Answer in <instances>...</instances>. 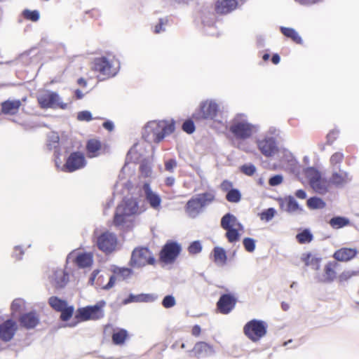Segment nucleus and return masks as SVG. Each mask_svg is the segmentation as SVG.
I'll use <instances>...</instances> for the list:
<instances>
[{"label":"nucleus","mask_w":359,"mask_h":359,"mask_svg":"<svg viewBox=\"0 0 359 359\" xmlns=\"http://www.w3.org/2000/svg\"><path fill=\"white\" fill-rule=\"evenodd\" d=\"M21 105L20 100H7L1 103V111L5 115H15Z\"/></svg>","instance_id":"obj_26"},{"label":"nucleus","mask_w":359,"mask_h":359,"mask_svg":"<svg viewBox=\"0 0 359 359\" xmlns=\"http://www.w3.org/2000/svg\"><path fill=\"white\" fill-rule=\"evenodd\" d=\"M279 205L280 208L290 213L294 212L303 213L304 212L302 207L299 205L297 200L292 196H287L279 200Z\"/></svg>","instance_id":"obj_23"},{"label":"nucleus","mask_w":359,"mask_h":359,"mask_svg":"<svg viewBox=\"0 0 359 359\" xmlns=\"http://www.w3.org/2000/svg\"><path fill=\"white\" fill-rule=\"evenodd\" d=\"M143 191L144 192L145 198L150 206L155 210L158 209L161 203V198L160 196L151 190V187L148 183L144 184Z\"/></svg>","instance_id":"obj_25"},{"label":"nucleus","mask_w":359,"mask_h":359,"mask_svg":"<svg viewBox=\"0 0 359 359\" xmlns=\"http://www.w3.org/2000/svg\"><path fill=\"white\" fill-rule=\"evenodd\" d=\"M214 262L215 263H221L225 264L227 261V256L225 250L219 246H216L212 250Z\"/></svg>","instance_id":"obj_41"},{"label":"nucleus","mask_w":359,"mask_h":359,"mask_svg":"<svg viewBox=\"0 0 359 359\" xmlns=\"http://www.w3.org/2000/svg\"><path fill=\"white\" fill-rule=\"evenodd\" d=\"M140 171L141 175L144 177H149L151 175L152 169L151 164L148 160L144 159L140 165Z\"/></svg>","instance_id":"obj_48"},{"label":"nucleus","mask_w":359,"mask_h":359,"mask_svg":"<svg viewBox=\"0 0 359 359\" xmlns=\"http://www.w3.org/2000/svg\"><path fill=\"white\" fill-rule=\"evenodd\" d=\"M86 165V160L84 155L80 151H74L67 158L63 165L65 172H73L83 168Z\"/></svg>","instance_id":"obj_14"},{"label":"nucleus","mask_w":359,"mask_h":359,"mask_svg":"<svg viewBox=\"0 0 359 359\" xmlns=\"http://www.w3.org/2000/svg\"><path fill=\"white\" fill-rule=\"evenodd\" d=\"M114 273L118 276H121L123 279H126L130 277L133 273V271L130 268L123 267L117 268L116 270H114Z\"/></svg>","instance_id":"obj_59"},{"label":"nucleus","mask_w":359,"mask_h":359,"mask_svg":"<svg viewBox=\"0 0 359 359\" xmlns=\"http://www.w3.org/2000/svg\"><path fill=\"white\" fill-rule=\"evenodd\" d=\"M337 264L335 262H327L324 268V271H325L324 278L318 277V281L322 282V283L333 282L337 276V273L334 270L335 267L337 266Z\"/></svg>","instance_id":"obj_29"},{"label":"nucleus","mask_w":359,"mask_h":359,"mask_svg":"<svg viewBox=\"0 0 359 359\" xmlns=\"http://www.w3.org/2000/svg\"><path fill=\"white\" fill-rule=\"evenodd\" d=\"M37 101L41 109H66L67 104L63 102L57 92L46 90L37 95Z\"/></svg>","instance_id":"obj_9"},{"label":"nucleus","mask_w":359,"mask_h":359,"mask_svg":"<svg viewBox=\"0 0 359 359\" xmlns=\"http://www.w3.org/2000/svg\"><path fill=\"white\" fill-rule=\"evenodd\" d=\"M237 6V0H218L215 10L217 14H228L235 10Z\"/></svg>","instance_id":"obj_27"},{"label":"nucleus","mask_w":359,"mask_h":359,"mask_svg":"<svg viewBox=\"0 0 359 359\" xmlns=\"http://www.w3.org/2000/svg\"><path fill=\"white\" fill-rule=\"evenodd\" d=\"M356 272L353 271H345L339 276V280L340 283L347 281L352 276L356 275Z\"/></svg>","instance_id":"obj_63"},{"label":"nucleus","mask_w":359,"mask_h":359,"mask_svg":"<svg viewBox=\"0 0 359 359\" xmlns=\"http://www.w3.org/2000/svg\"><path fill=\"white\" fill-rule=\"evenodd\" d=\"M168 23L169 19L168 17L159 18L158 22L154 26L153 32L155 34H160L165 32L166 27Z\"/></svg>","instance_id":"obj_46"},{"label":"nucleus","mask_w":359,"mask_h":359,"mask_svg":"<svg viewBox=\"0 0 359 359\" xmlns=\"http://www.w3.org/2000/svg\"><path fill=\"white\" fill-rule=\"evenodd\" d=\"M24 255V251L20 245H16L14 248V251L13 252V257L15 258L17 260H20L22 258Z\"/></svg>","instance_id":"obj_64"},{"label":"nucleus","mask_w":359,"mask_h":359,"mask_svg":"<svg viewBox=\"0 0 359 359\" xmlns=\"http://www.w3.org/2000/svg\"><path fill=\"white\" fill-rule=\"evenodd\" d=\"M350 219L344 216H334L328 222V224L334 229H339L347 226L350 224Z\"/></svg>","instance_id":"obj_34"},{"label":"nucleus","mask_w":359,"mask_h":359,"mask_svg":"<svg viewBox=\"0 0 359 359\" xmlns=\"http://www.w3.org/2000/svg\"><path fill=\"white\" fill-rule=\"evenodd\" d=\"M139 199L135 197H125L117 206L114 217V224L118 228H123L128 217L144 211V208L139 205Z\"/></svg>","instance_id":"obj_2"},{"label":"nucleus","mask_w":359,"mask_h":359,"mask_svg":"<svg viewBox=\"0 0 359 359\" xmlns=\"http://www.w3.org/2000/svg\"><path fill=\"white\" fill-rule=\"evenodd\" d=\"M130 338H103L101 341V346L102 348H111L114 346H121L124 345L128 339Z\"/></svg>","instance_id":"obj_38"},{"label":"nucleus","mask_w":359,"mask_h":359,"mask_svg":"<svg viewBox=\"0 0 359 359\" xmlns=\"http://www.w3.org/2000/svg\"><path fill=\"white\" fill-rule=\"evenodd\" d=\"M201 20L206 34L210 36H218L219 34L218 27L216 25L219 23V21L216 19L215 14L213 12H208L203 14Z\"/></svg>","instance_id":"obj_20"},{"label":"nucleus","mask_w":359,"mask_h":359,"mask_svg":"<svg viewBox=\"0 0 359 359\" xmlns=\"http://www.w3.org/2000/svg\"><path fill=\"white\" fill-rule=\"evenodd\" d=\"M313 238V236L309 229H304L296 235V239L301 244L309 243Z\"/></svg>","instance_id":"obj_43"},{"label":"nucleus","mask_w":359,"mask_h":359,"mask_svg":"<svg viewBox=\"0 0 359 359\" xmlns=\"http://www.w3.org/2000/svg\"><path fill=\"white\" fill-rule=\"evenodd\" d=\"M225 237L230 243H235L240 240L241 234L235 227L226 229Z\"/></svg>","instance_id":"obj_44"},{"label":"nucleus","mask_w":359,"mask_h":359,"mask_svg":"<svg viewBox=\"0 0 359 359\" xmlns=\"http://www.w3.org/2000/svg\"><path fill=\"white\" fill-rule=\"evenodd\" d=\"M18 322L21 328L30 330L40 324V318L36 311H30L20 314L18 317Z\"/></svg>","instance_id":"obj_16"},{"label":"nucleus","mask_w":359,"mask_h":359,"mask_svg":"<svg viewBox=\"0 0 359 359\" xmlns=\"http://www.w3.org/2000/svg\"><path fill=\"white\" fill-rule=\"evenodd\" d=\"M280 32L287 38L290 39L297 44H302L303 40L298 32L292 27H280Z\"/></svg>","instance_id":"obj_33"},{"label":"nucleus","mask_w":359,"mask_h":359,"mask_svg":"<svg viewBox=\"0 0 359 359\" xmlns=\"http://www.w3.org/2000/svg\"><path fill=\"white\" fill-rule=\"evenodd\" d=\"M353 180V176L347 171L339 167L338 169H332V175L329 178L330 184L337 188H342L349 184Z\"/></svg>","instance_id":"obj_18"},{"label":"nucleus","mask_w":359,"mask_h":359,"mask_svg":"<svg viewBox=\"0 0 359 359\" xmlns=\"http://www.w3.org/2000/svg\"><path fill=\"white\" fill-rule=\"evenodd\" d=\"M245 250L248 252H253L256 248V241L254 238L246 237L243 240Z\"/></svg>","instance_id":"obj_54"},{"label":"nucleus","mask_w":359,"mask_h":359,"mask_svg":"<svg viewBox=\"0 0 359 359\" xmlns=\"http://www.w3.org/2000/svg\"><path fill=\"white\" fill-rule=\"evenodd\" d=\"M193 118H188L184 121L182 126V129L184 132L187 133V134H192L196 130L195 124L193 121Z\"/></svg>","instance_id":"obj_53"},{"label":"nucleus","mask_w":359,"mask_h":359,"mask_svg":"<svg viewBox=\"0 0 359 359\" xmlns=\"http://www.w3.org/2000/svg\"><path fill=\"white\" fill-rule=\"evenodd\" d=\"M237 302L238 298L233 293L222 294L216 304L217 310L223 315H227L235 309Z\"/></svg>","instance_id":"obj_13"},{"label":"nucleus","mask_w":359,"mask_h":359,"mask_svg":"<svg viewBox=\"0 0 359 359\" xmlns=\"http://www.w3.org/2000/svg\"><path fill=\"white\" fill-rule=\"evenodd\" d=\"M240 170L243 174L252 176L255 173L257 169L252 163H246L241 165Z\"/></svg>","instance_id":"obj_57"},{"label":"nucleus","mask_w":359,"mask_h":359,"mask_svg":"<svg viewBox=\"0 0 359 359\" xmlns=\"http://www.w3.org/2000/svg\"><path fill=\"white\" fill-rule=\"evenodd\" d=\"M303 173L309 180V184L321 175L320 172L314 167H307L304 168Z\"/></svg>","instance_id":"obj_45"},{"label":"nucleus","mask_w":359,"mask_h":359,"mask_svg":"<svg viewBox=\"0 0 359 359\" xmlns=\"http://www.w3.org/2000/svg\"><path fill=\"white\" fill-rule=\"evenodd\" d=\"M156 259L152 252L147 247L139 246L133 249L129 265L133 268H142L146 265H154Z\"/></svg>","instance_id":"obj_8"},{"label":"nucleus","mask_w":359,"mask_h":359,"mask_svg":"<svg viewBox=\"0 0 359 359\" xmlns=\"http://www.w3.org/2000/svg\"><path fill=\"white\" fill-rule=\"evenodd\" d=\"M236 217L231 212H227L221 218L220 226L224 229H228L235 226Z\"/></svg>","instance_id":"obj_39"},{"label":"nucleus","mask_w":359,"mask_h":359,"mask_svg":"<svg viewBox=\"0 0 359 359\" xmlns=\"http://www.w3.org/2000/svg\"><path fill=\"white\" fill-rule=\"evenodd\" d=\"M177 166V162L175 158H170L165 162V170L172 172Z\"/></svg>","instance_id":"obj_62"},{"label":"nucleus","mask_w":359,"mask_h":359,"mask_svg":"<svg viewBox=\"0 0 359 359\" xmlns=\"http://www.w3.org/2000/svg\"><path fill=\"white\" fill-rule=\"evenodd\" d=\"M48 279L55 289L60 290L63 289L69 282V274L62 269H53Z\"/></svg>","instance_id":"obj_19"},{"label":"nucleus","mask_w":359,"mask_h":359,"mask_svg":"<svg viewBox=\"0 0 359 359\" xmlns=\"http://www.w3.org/2000/svg\"><path fill=\"white\" fill-rule=\"evenodd\" d=\"M104 334L105 337H128L126 329L114 327L111 325H107L104 327Z\"/></svg>","instance_id":"obj_36"},{"label":"nucleus","mask_w":359,"mask_h":359,"mask_svg":"<svg viewBox=\"0 0 359 359\" xmlns=\"http://www.w3.org/2000/svg\"><path fill=\"white\" fill-rule=\"evenodd\" d=\"M276 213V210L273 208H269L262 211L260 214V218L262 220L269 222L273 219Z\"/></svg>","instance_id":"obj_58"},{"label":"nucleus","mask_w":359,"mask_h":359,"mask_svg":"<svg viewBox=\"0 0 359 359\" xmlns=\"http://www.w3.org/2000/svg\"><path fill=\"white\" fill-rule=\"evenodd\" d=\"M101 149V143L99 140L91 139L87 142L86 151L89 158L97 156L98 151Z\"/></svg>","instance_id":"obj_37"},{"label":"nucleus","mask_w":359,"mask_h":359,"mask_svg":"<svg viewBox=\"0 0 359 359\" xmlns=\"http://www.w3.org/2000/svg\"><path fill=\"white\" fill-rule=\"evenodd\" d=\"M76 118L79 121H86V122H89V121H92L93 119H102V118H99V117L93 118L91 112L88 110H83V111H79L77 113Z\"/></svg>","instance_id":"obj_52"},{"label":"nucleus","mask_w":359,"mask_h":359,"mask_svg":"<svg viewBox=\"0 0 359 359\" xmlns=\"http://www.w3.org/2000/svg\"><path fill=\"white\" fill-rule=\"evenodd\" d=\"M222 111L220 103L215 99H206L200 102L198 107L192 114V118L196 121H212L222 123Z\"/></svg>","instance_id":"obj_3"},{"label":"nucleus","mask_w":359,"mask_h":359,"mask_svg":"<svg viewBox=\"0 0 359 359\" xmlns=\"http://www.w3.org/2000/svg\"><path fill=\"white\" fill-rule=\"evenodd\" d=\"M225 198L230 203H237L241 200V193L238 189L233 188L228 191Z\"/></svg>","instance_id":"obj_47"},{"label":"nucleus","mask_w":359,"mask_h":359,"mask_svg":"<svg viewBox=\"0 0 359 359\" xmlns=\"http://www.w3.org/2000/svg\"><path fill=\"white\" fill-rule=\"evenodd\" d=\"M256 144L259 151L265 157L273 156L278 149L276 140L268 135L262 139H257Z\"/></svg>","instance_id":"obj_15"},{"label":"nucleus","mask_w":359,"mask_h":359,"mask_svg":"<svg viewBox=\"0 0 359 359\" xmlns=\"http://www.w3.org/2000/svg\"><path fill=\"white\" fill-rule=\"evenodd\" d=\"M92 69L97 73V79L103 81L115 77L120 70V62L114 57L105 56L95 57L92 62Z\"/></svg>","instance_id":"obj_4"},{"label":"nucleus","mask_w":359,"mask_h":359,"mask_svg":"<svg viewBox=\"0 0 359 359\" xmlns=\"http://www.w3.org/2000/svg\"><path fill=\"white\" fill-rule=\"evenodd\" d=\"M175 128L174 121L170 123L165 120L151 121L144 126L142 137L148 142L159 143L167 135L172 133Z\"/></svg>","instance_id":"obj_1"},{"label":"nucleus","mask_w":359,"mask_h":359,"mask_svg":"<svg viewBox=\"0 0 359 359\" xmlns=\"http://www.w3.org/2000/svg\"><path fill=\"white\" fill-rule=\"evenodd\" d=\"M260 127L257 124H252L248 120L245 114H237L233 118L229 127V131L238 140H245L253 134L257 133Z\"/></svg>","instance_id":"obj_5"},{"label":"nucleus","mask_w":359,"mask_h":359,"mask_svg":"<svg viewBox=\"0 0 359 359\" xmlns=\"http://www.w3.org/2000/svg\"><path fill=\"white\" fill-rule=\"evenodd\" d=\"M215 200L213 191H205L193 196L186 203L184 210L187 215L195 219L205 212V208Z\"/></svg>","instance_id":"obj_6"},{"label":"nucleus","mask_w":359,"mask_h":359,"mask_svg":"<svg viewBox=\"0 0 359 359\" xmlns=\"http://www.w3.org/2000/svg\"><path fill=\"white\" fill-rule=\"evenodd\" d=\"M22 15L26 20L32 22H36L40 18V13L37 10L25 9L22 11Z\"/></svg>","instance_id":"obj_49"},{"label":"nucleus","mask_w":359,"mask_h":359,"mask_svg":"<svg viewBox=\"0 0 359 359\" xmlns=\"http://www.w3.org/2000/svg\"><path fill=\"white\" fill-rule=\"evenodd\" d=\"M357 250L354 248H342L335 251L333 257L339 262H348L357 255Z\"/></svg>","instance_id":"obj_28"},{"label":"nucleus","mask_w":359,"mask_h":359,"mask_svg":"<svg viewBox=\"0 0 359 359\" xmlns=\"http://www.w3.org/2000/svg\"><path fill=\"white\" fill-rule=\"evenodd\" d=\"M48 302L50 306L57 312L62 311L68 304L66 300L60 299L57 296L49 297Z\"/></svg>","instance_id":"obj_40"},{"label":"nucleus","mask_w":359,"mask_h":359,"mask_svg":"<svg viewBox=\"0 0 359 359\" xmlns=\"http://www.w3.org/2000/svg\"><path fill=\"white\" fill-rule=\"evenodd\" d=\"M306 205L311 210H319L325 208L326 203L318 196H312L307 200Z\"/></svg>","instance_id":"obj_42"},{"label":"nucleus","mask_w":359,"mask_h":359,"mask_svg":"<svg viewBox=\"0 0 359 359\" xmlns=\"http://www.w3.org/2000/svg\"><path fill=\"white\" fill-rule=\"evenodd\" d=\"M309 184L315 192L323 195L328 192L330 183L329 180L327 182L325 180H323L320 175Z\"/></svg>","instance_id":"obj_31"},{"label":"nucleus","mask_w":359,"mask_h":359,"mask_svg":"<svg viewBox=\"0 0 359 359\" xmlns=\"http://www.w3.org/2000/svg\"><path fill=\"white\" fill-rule=\"evenodd\" d=\"M268 324L258 319L248 321L243 327V333L246 337H264L267 332Z\"/></svg>","instance_id":"obj_12"},{"label":"nucleus","mask_w":359,"mask_h":359,"mask_svg":"<svg viewBox=\"0 0 359 359\" xmlns=\"http://www.w3.org/2000/svg\"><path fill=\"white\" fill-rule=\"evenodd\" d=\"M18 330V323L8 318L0 324V337H14Z\"/></svg>","instance_id":"obj_24"},{"label":"nucleus","mask_w":359,"mask_h":359,"mask_svg":"<svg viewBox=\"0 0 359 359\" xmlns=\"http://www.w3.org/2000/svg\"><path fill=\"white\" fill-rule=\"evenodd\" d=\"M67 262H73L79 268L84 269L93 264V257L90 252H80L73 250L67 255Z\"/></svg>","instance_id":"obj_17"},{"label":"nucleus","mask_w":359,"mask_h":359,"mask_svg":"<svg viewBox=\"0 0 359 359\" xmlns=\"http://www.w3.org/2000/svg\"><path fill=\"white\" fill-rule=\"evenodd\" d=\"M106 302L104 300H101L95 305L86 306L78 309L74 315V319H76V321L73 324V326H75L79 322L88 320H98L103 318L104 315L103 308Z\"/></svg>","instance_id":"obj_7"},{"label":"nucleus","mask_w":359,"mask_h":359,"mask_svg":"<svg viewBox=\"0 0 359 359\" xmlns=\"http://www.w3.org/2000/svg\"><path fill=\"white\" fill-rule=\"evenodd\" d=\"M188 251L191 255H196L202 251V245L199 241H194L191 242L189 247Z\"/></svg>","instance_id":"obj_55"},{"label":"nucleus","mask_w":359,"mask_h":359,"mask_svg":"<svg viewBox=\"0 0 359 359\" xmlns=\"http://www.w3.org/2000/svg\"><path fill=\"white\" fill-rule=\"evenodd\" d=\"M182 251V246L177 241H168L159 252V259L166 264L175 262Z\"/></svg>","instance_id":"obj_10"},{"label":"nucleus","mask_w":359,"mask_h":359,"mask_svg":"<svg viewBox=\"0 0 359 359\" xmlns=\"http://www.w3.org/2000/svg\"><path fill=\"white\" fill-rule=\"evenodd\" d=\"M95 243L100 250L108 255L115 251L118 239L115 233L106 231L97 237Z\"/></svg>","instance_id":"obj_11"},{"label":"nucleus","mask_w":359,"mask_h":359,"mask_svg":"<svg viewBox=\"0 0 359 359\" xmlns=\"http://www.w3.org/2000/svg\"><path fill=\"white\" fill-rule=\"evenodd\" d=\"M60 312V318L62 321H67L72 317L74 312V307L73 306H69L68 304H67V306H65V308Z\"/></svg>","instance_id":"obj_50"},{"label":"nucleus","mask_w":359,"mask_h":359,"mask_svg":"<svg viewBox=\"0 0 359 359\" xmlns=\"http://www.w3.org/2000/svg\"><path fill=\"white\" fill-rule=\"evenodd\" d=\"M158 299L156 293H140L135 294L130 293L128 296L122 301L123 305L131 303H152Z\"/></svg>","instance_id":"obj_21"},{"label":"nucleus","mask_w":359,"mask_h":359,"mask_svg":"<svg viewBox=\"0 0 359 359\" xmlns=\"http://www.w3.org/2000/svg\"><path fill=\"white\" fill-rule=\"evenodd\" d=\"M6 345L2 348H8L15 352L22 350L32 344L30 338H0Z\"/></svg>","instance_id":"obj_22"},{"label":"nucleus","mask_w":359,"mask_h":359,"mask_svg":"<svg viewBox=\"0 0 359 359\" xmlns=\"http://www.w3.org/2000/svg\"><path fill=\"white\" fill-rule=\"evenodd\" d=\"M344 158V154L340 152H336L332 155L330 158V163L332 166V169H338L339 167L341 168V163L342 162Z\"/></svg>","instance_id":"obj_51"},{"label":"nucleus","mask_w":359,"mask_h":359,"mask_svg":"<svg viewBox=\"0 0 359 359\" xmlns=\"http://www.w3.org/2000/svg\"><path fill=\"white\" fill-rule=\"evenodd\" d=\"M339 134V130L338 129L335 128L330 130L326 137L327 144L330 145L332 144L334 142V140L338 137Z\"/></svg>","instance_id":"obj_61"},{"label":"nucleus","mask_w":359,"mask_h":359,"mask_svg":"<svg viewBox=\"0 0 359 359\" xmlns=\"http://www.w3.org/2000/svg\"><path fill=\"white\" fill-rule=\"evenodd\" d=\"M283 182V176L281 174L272 175L269 179V184L271 187H276Z\"/></svg>","instance_id":"obj_60"},{"label":"nucleus","mask_w":359,"mask_h":359,"mask_svg":"<svg viewBox=\"0 0 359 359\" xmlns=\"http://www.w3.org/2000/svg\"><path fill=\"white\" fill-rule=\"evenodd\" d=\"M193 351L198 358L210 356L214 353L212 346L203 341L197 342L193 348Z\"/></svg>","instance_id":"obj_30"},{"label":"nucleus","mask_w":359,"mask_h":359,"mask_svg":"<svg viewBox=\"0 0 359 359\" xmlns=\"http://www.w3.org/2000/svg\"><path fill=\"white\" fill-rule=\"evenodd\" d=\"M162 306L165 309L173 307L176 304V300L173 295H165L162 300Z\"/></svg>","instance_id":"obj_56"},{"label":"nucleus","mask_w":359,"mask_h":359,"mask_svg":"<svg viewBox=\"0 0 359 359\" xmlns=\"http://www.w3.org/2000/svg\"><path fill=\"white\" fill-rule=\"evenodd\" d=\"M11 315L12 318H17L25 309V301L21 298H16L11 304Z\"/></svg>","instance_id":"obj_32"},{"label":"nucleus","mask_w":359,"mask_h":359,"mask_svg":"<svg viewBox=\"0 0 359 359\" xmlns=\"http://www.w3.org/2000/svg\"><path fill=\"white\" fill-rule=\"evenodd\" d=\"M59 141L60 137L57 133L50 132L47 137V147L49 150H54L55 155H59Z\"/></svg>","instance_id":"obj_35"}]
</instances>
